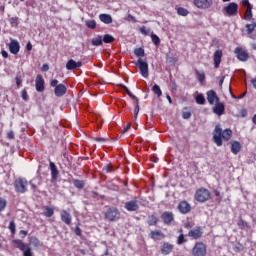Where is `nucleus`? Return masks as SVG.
<instances>
[{
	"label": "nucleus",
	"instance_id": "603ef678",
	"mask_svg": "<svg viewBox=\"0 0 256 256\" xmlns=\"http://www.w3.org/2000/svg\"><path fill=\"white\" fill-rule=\"evenodd\" d=\"M242 5L244 7L249 8V7H253V5H251V3L249 2V0H242Z\"/></svg>",
	"mask_w": 256,
	"mask_h": 256
},
{
	"label": "nucleus",
	"instance_id": "49530a36",
	"mask_svg": "<svg viewBox=\"0 0 256 256\" xmlns=\"http://www.w3.org/2000/svg\"><path fill=\"white\" fill-rule=\"evenodd\" d=\"M140 33H142V35H150L151 33V29L145 27V26H142L140 28Z\"/></svg>",
	"mask_w": 256,
	"mask_h": 256
},
{
	"label": "nucleus",
	"instance_id": "a211bd4d",
	"mask_svg": "<svg viewBox=\"0 0 256 256\" xmlns=\"http://www.w3.org/2000/svg\"><path fill=\"white\" fill-rule=\"evenodd\" d=\"M67 93V87L65 84H58L54 89V95L56 97H63Z\"/></svg>",
	"mask_w": 256,
	"mask_h": 256
},
{
	"label": "nucleus",
	"instance_id": "5fc2aeb1",
	"mask_svg": "<svg viewBox=\"0 0 256 256\" xmlns=\"http://www.w3.org/2000/svg\"><path fill=\"white\" fill-rule=\"evenodd\" d=\"M22 99L24 101H27V99H29V95H27V90L22 91Z\"/></svg>",
	"mask_w": 256,
	"mask_h": 256
},
{
	"label": "nucleus",
	"instance_id": "6e6552de",
	"mask_svg": "<svg viewBox=\"0 0 256 256\" xmlns=\"http://www.w3.org/2000/svg\"><path fill=\"white\" fill-rule=\"evenodd\" d=\"M137 65L140 69V73H141L142 77L147 79V77H149V64H147V62L145 60L139 58L137 61Z\"/></svg>",
	"mask_w": 256,
	"mask_h": 256
},
{
	"label": "nucleus",
	"instance_id": "58836bf2",
	"mask_svg": "<svg viewBox=\"0 0 256 256\" xmlns=\"http://www.w3.org/2000/svg\"><path fill=\"white\" fill-rule=\"evenodd\" d=\"M196 77H197V80H198L200 83H203V81H205V72H203V71H197V72H196Z\"/></svg>",
	"mask_w": 256,
	"mask_h": 256
},
{
	"label": "nucleus",
	"instance_id": "e2e57ef3",
	"mask_svg": "<svg viewBox=\"0 0 256 256\" xmlns=\"http://www.w3.org/2000/svg\"><path fill=\"white\" fill-rule=\"evenodd\" d=\"M75 234L78 235V236L81 235V228L76 227Z\"/></svg>",
	"mask_w": 256,
	"mask_h": 256
},
{
	"label": "nucleus",
	"instance_id": "1a4fd4ad",
	"mask_svg": "<svg viewBox=\"0 0 256 256\" xmlns=\"http://www.w3.org/2000/svg\"><path fill=\"white\" fill-rule=\"evenodd\" d=\"M234 53L239 61H247V59H249V53H247V51L243 50L241 47H237L234 50Z\"/></svg>",
	"mask_w": 256,
	"mask_h": 256
},
{
	"label": "nucleus",
	"instance_id": "0e129e2a",
	"mask_svg": "<svg viewBox=\"0 0 256 256\" xmlns=\"http://www.w3.org/2000/svg\"><path fill=\"white\" fill-rule=\"evenodd\" d=\"M26 49L28 51H31V49H33V45H31V43H28L27 46H26Z\"/></svg>",
	"mask_w": 256,
	"mask_h": 256
},
{
	"label": "nucleus",
	"instance_id": "f8f14e48",
	"mask_svg": "<svg viewBox=\"0 0 256 256\" xmlns=\"http://www.w3.org/2000/svg\"><path fill=\"white\" fill-rule=\"evenodd\" d=\"M80 67H83V62L81 61L76 62L75 60L70 59L66 63V69L68 71H75V69H79Z\"/></svg>",
	"mask_w": 256,
	"mask_h": 256
},
{
	"label": "nucleus",
	"instance_id": "bf43d9fd",
	"mask_svg": "<svg viewBox=\"0 0 256 256\" xmlns=\"http://www.w3.org/2000/svg\"><path fill=\"white\" fill-rule=\"evenodd\" d=\"M129 129H131V124H128L126 127H124V129L122 130V133H127Z\"/></svg>",
	"mask_w": 256,
	"mask_h": 256
},
{
	"label": "nucleus",
	"instance_id": "5701e85b",
	"mask_svg": "<svg viewBox=\"0 0 256 256\" xmlns=\"http://www.w3.org/2000/svg\"><path fill=\"white\" fill-rule=\"evenodd\" d=\"M172 252H173V245L170 244L169 242H164L161 248L162 255H169Z\"/></svg>",
	"mask_w": 256,
	"mask_h": 256
},
{
	"label": "nucleus",
	"instance_id": "2eb2a0df",
	"mask_svg": "<svg viewBox=\"0 0 256 256\" xmlns=\"http://www.w3.org/2000/svg\"><path fill=\"white\" fill-rule=\"evenodd\" d=\"M207 101L208 103H210V105L219 103V96H217V93L215 91L209 90L207 92Z\"/></svg>",
	"mask_w": 256,
	"mask_h": 256
},
{
	"label": "nucleus",
	"instance_id": "9d476101",
	"mask_svg": "<svg viewBox=\"0 0 256 256\" xmlns=\"http://www.w3.org/2000/svg\"><path fill=\"white\" fill-rule=\"evenodd\" d=\"M194 5L198 9H209L213 5V0H194Z\"/></svg>",
	"mask_w": 256,
	"mask_h": 256
},
{
	"label": "nucleus",
	"instance_id": "cd10ccee",
	"mask_svg": "<svg viewBox=\"0 0 256 256\" xmlns=\"http://www.w3.org/2000/svg\"><path fill=\"white\" fill-rule=\"evenodd\" d=\"M42 215H44V217H51L52 215H55V210L49 206H45L44 207V211L42 212Z\"/></svg>",
	"mask_w": 256,
	"mask_h": 256
},
{
	"label": "nucleus",
	"instance_id": "4c0bfd02",
	"mask_svg": "<svg viewBox=\"0 0 256 256\" xmlns=\"http://www.w3.org/2000/svg\"><path fill=\"white\" fill-rule=\"evenodd\" d=\"M73 183L76 189H83V187H85V181L83 180H74Z\"/></svg>",
	"mask_w": 256,
	"mask_h": 256
},
{
	"label": "nucleus",
	"instance_id": "680f3d73",
	"mask_svg": "<svg viewBox=\"0 0 256 256\" xmlns=\"http://www.w3.org/2000/svg\"><path fill=\"white\" fill-rule=\"evenodd\" d=\"M42 71H49V65L43 64Z\"/></svg>",
	"mask_w": 256,
	"mask_h": 256
},
{
	"label": "nucleus",
	"instance_id": "b1692460",
	"mask_svg": "<svg viewBox=\"0 0 256 256\" xmlns=\"http://www.w3.org/2000/svg\"><path fill=\"white\" fill-rule=\"evenodd\" d=\"M50 171H51L52 181H57V177H59V170L57 169V166L53 162H50Z\"/></svg>",
	"mask_w": 256,
	"mask_h": 256
},
{
	"label": "nucleus",
	"instance_id": "6e6d98bb",
	"mask_svg": "<svg viewBox=\"0 0 256 256\" xmlns=\"http://www.w3.org/2000/svg\"><path fill=\"white\" fill-rule=\"evenodd\" d=\"M50 85H51V87H57L59 85V80H57V79L52 80Z\"/></svg>",
	"mask_w": 256,
	"mask_h": 256
},
{
	"label": "nucleus",
	"instance_id": "09e8293b",
	"mask_svg": "<svg viewBox=\"0 0 256 256\" xmlns=\"http://www.w3.org/2000/svg\"><path fill=\"white\" fill-rule=\"evenodd\" d=\"M183 119H191V112L190 111H183L182 112Z\"/></svg>",
	"mask_w": 256,
	"mask_h": 256
},
{
	"label": "nucleus",
	"instance_id": "c9c22d12",
	"mask_svg": "<svg viewBox=\"0 0 256 256\" xmlns=\"http://www.w3.org/2000/svg\"><path fill=\"white\" fill-rule=\"evenodd\" d=\"M122 89L126 91L127 95H129V97H131V99H135V101H137V103H139V99L133 95V93H131V91L129 90V88H127V86L125 85H121Z\"/></svg>",
	"mask_w": 256,
	"mask_h": 256
},
{
	"label": "nucleus",
	"instance_id": "a878e982",
	"mask_svg": "<svg viewBox=\"0 0 256 256\" xmlns=\"http://www.w3.org/2000/svg\"><path fill=\"white\" fill-rule=\"evenodd\" d=\"M99 19L102 23H105V25H111V23H113V17L109 14H100Z\"/></svg>",
	"mask_w": 256,
	"mask_h": 256
},
{
	"label": "nucleus",
	"instance_id": "864d4df0",
	"mask_svg": "<svg viewBox=\"0 0 256 256\" xmlns=\"http://www.w3.org/2000/svg\"><path fill=\"white\" fill-rule=\"evenodd\" d=\"M184 227H185V229H191V227H193V224H191V221L186 220L184 222Z\"/></svg>",
	"mask_w": 256,
	"mask_h": 256
},
{
	"label": "nucleus",
	"instance_id": "4be33fe9",
	"mask_svg": "<svg viewBox=\"0 0 256 256\" xmlns=\"http://www.w3.org/2000/svg\"><path fill=\"white\" fill-rule=\"evenodd\" d=\"M150 238L154 241H161V239H165V234L159 230H154L150 232Z\"/></svg>",
	"mask_w": 256,
	"mask_h": 256
},
{
	"label": "nucleus",
	"instance_id": "20e7f679",
	"mask_svg": "<svg viewBox=\"0 0 256 256\" xmlns=\"http://www.w3.org/2000/svg\"><path fill=\"white\" fill-rule=\"evenodd\" d=\"M29 182L25 178H17L14 182V189L16 193H27Z\"/></svg>",
	"mask_w": 256,
	"mask_h": 256
},
{
	"label": "nucleus",
	"instance_id": "e433bc0d",
	"mask_svg": "<svg viewBox=\"0 0 256 256\" xmlns=\"http://www.w3.org/2000/svg\"><path fill=\"white\" fill-rule=\"evenodd\" d=\"M151 39H152V42L154 43V45H156V47H159V45H161V39L156 34L152 33Z\"/></svg>",
	"mask_w": 256,
	"mask_h": 256
},
{
	"label": "nucleus",
	"instance_id": "7ed1b4c3",
	"mask_svg": "<svg viewBox=\"0 0 256 256\" xmlns=\"http://www.w3.org/2000/svg\"><path fill=\"white\" fill-rule=\"evenodd\" d=\"M222 11L225 17H235V15L239 13V4L231 2L225 6Z\"/></svg>",
	"mask_w": 256,
	"mask_h": 256
},
{
	"label": "nucleus",
	"instance_id": "39448f33",
	"mask_svg": "<svg viewBox=\"0 0 256 256\" xmlns=\"http://www.w3.org/2000/svg\"><path fill=\"white\" fill-rule=\"evenodd\" d=\"M195 199L199 203H205V201H209V199H211V192L205 188H201L196 191Z\"/></svg>",
	"mask_w": 256,
	"mask_h": 256
},
{
	"label": "nucleus",
	"instance_id": "393cba45",
	"mask_svg": "<svg viewBox=\"0 0 256 256\" xmlns=\"http://www.w3.org/2000/svg\"><path fill=\"white\" fill-rule=\"evenodd\" d=\"M223 57V51L221 50H217L214 53V65L217 69V67H219V65H221V58Z\"/></svg>",
	"mask_w": 256,
	"mask_h": 256
},
{
	"label": "nucleus",
	"instance_id": "bb28decb",
	"mask_svg": "<svg viewBox=\"0 0 256 256\" xmlns=\"http://www.w3.org/2000/svg\"><path fill=\"white\" fill-rule=\"evenodd\" d=\"M239 151H241V143L234 141L231 143V152L233 153V155H237V153H239Z\"/></svg>",
	"mask_w": 256,
	"mask_h": 256
},
{
	"label": "nucleus",
	"instance_id": "ddd939ff",
	"mask_svg": "<svg viewBox=\"0 0 256 256\" xmlns=\"http://www.w3.org/2000/svg\"><path fill=\"white\" fill-rule=\"evenodd\" d=\"M35 85L38 93H43L45 91V80L43 79V76L38 75L36 77Z\"/></svg>",
	"mask_w": 256,
	"mask_h": 256
},
{
	"label": "nucleus",
	"instance_id": "c85d7f7f",
	"mask_svg": "<svg viewBox=\"0 0 256 256\" xmlns=\"http://www.w3.org/2000/svg\"><path fill=\"white\" fill-rule=\"evenodd\" d=\"M244 19L246 21H251V19H253V6H249V8H246Z\"/></svg>",
	"mask_w": 256,
	"mask_h": 256
},
{
	"label": "nucleus",
	"instance_id": "3c124183",
	"mask_svg": "<svg viewBox=\"0 0 256 256\" xmlns=\"http://www.w3.org/2000/svg\"><path fill=\"white\" fill-rule=\"evenodd\" d=\"M19 18L18 17H12L10 18L11 25H18Z\"/></svg>",
	"mask_w": 256,
	"mask_h": 256
},
{
	"label": "nucleus",
	"instance_id": "052dcab7",
	"mask_svg": "<svg viewBox=\"0 0 256 256\" xmlns=\"http://www.w3.org/2000/svg\"><path fill=\"white\" fill-rule=\"evenodd\" d=\"M1 53H2V57H4V59H7V57H9V53H7V51L3 50Z\"/></svg>",
	"mask_w": 256,
	"mask_h": 256
},
{
	"label": "nucleus",
	"instance_id": "9b49d317",
	"mask_svg": "<svg viewBox=\"0 0 256 256\" xmlns=\"http://www.w3.org/2000/svg\"><path fill=\"white\" fill-rule=\"evenodd\" d=\"M126 211H138L139 210V201L137 200H130L127 201L124 205Z\"/></svg>",
	"mask_w": 256,
	"mask_h": 256
},
{
	"label": "nucleus",
	"instance_id": "ea45409f",
	"mask_svg": "<svg viewBox=\"0 0 256 256\" xmlns=\"http://www.w3.org/2000/svg\"><path fill=\"white\" fill-rule=\"evenodd\" d=\"M85 24L88 29H95V27H97V22L95 20H87Z\"/></svg>",
	"mask_w": 256,
	"mask_h": 256
},
{
	"label": "nucleus",
	"instance_id": "a18cd8bd",
	"mask_svg": "<svg viewBox=\"0 0 256 256\" xmlns=\"http://www.w3.org/2000/svg\"><path fill=\"white\" fill-rule=\"evenodd\" d=\"M8 229L11 231L12 235H15V231H16L15 221L12 220L10 222Z\"/></svg>",
	"mask_w": 256,
	"mask_h": 256
},
{
	"label": "nucleus",
	"instance_id": "423d86ee",
	"mask_svg": "<svg viewBox=\"0 0 256 256\" xmlns=\"http://www.w3.org/2000/svg\"><path fill=\"white\" fill-rule=\"evenodd\" d=\"M121 217L119 209L115 207H108L105 211V219L108 221H117Z\"/></svg>",
	"mask_w": 256,
	"mask_h": 256
},
{
	"label": "nucleus",
	"instance_id": "4468645a",
	"mask_svg": "<svg viewBox=\"0 0 256 256\" xmlns=\"http://www.w3.org/2000/svg\"><path fill=\"white\" fill-rule=\"evenodd\" d=\"M213 113H215V115H218V117H221V115L225 113V104L219 101L216 102L213 107Z\"/></svg>",
	"mask_w": 256,
	"mask_h": 256
},
{
	"label": "nucleus",
	"instance_id": "c756f323",
	"mask_svg": "<svg viewBox=\"0 0 256 256\" xmlns=\"http://www.w3.org/2000/svg\"><path fill=\"white\" fill-rule=\"evenodd\" d=\"M92 45L94 47H100V45H103V37L98 35L97 37L93 38Z\"/></svg>",
	"mask_w": 256,
	"mask_h": 256
},
{
	"label": "nucleus",
	"instance_id": "4d7b16f0",
	"mask_svg": "<svg viewBox=\"0 0 256 256\" xmlns=\"http://www.w3.org/2000/svg\"><path fill=\"white\" fill-rule=\"evenodd\" d=\"M127 21H133V23H137V20L131 14H128Z\"/></svg>",
	"mask_w": 256,
	"mask_h": 256
},
{
	"label": "nucleus",
	"instance_id": "aec40b11",
	"mask_svg": "<svg viewBox=\"0 0 256 256\" xmlns=\"http://www.w3.org/2000/svg\"><path fill=\"white\" fill-rule=\"evenodd\" d=\"M188 237H192V239H200V237H203V231H201L200 227L195 228L188 232Z\"/></svg>",
	"mask_w": 256,
	"mask_h": 256
},
{
	"label": "nucleus",
	"instance_id": "37998d69",
	"mask_svg": "<svg viewBox=\"0 0 256 256\" xmlns=\"http://www.w3.org/2000/svg\"><path fill=\"white\" fill-rule=\"evenodd\" d=\"M102 171L104 173H113V165L107 164L103 167Z\"/></svg>",
	"mask_w": 256,
	"mask_h": 256
},
{
	"label": "nucleus",
	"instance_id": "412c9836",
	"mask_svg": "<svg viewBox=\"0 0 256 256\" xmlns=\"http://www.w3.org/2000/svg\"><path fill=\"white\" fill-rule=\"evenodd\" d=\"M19 49V42L17 40H12L9 44L10 53H12L13 55H17V53H19Z\"/></svg>",
	"mask_w": 256,
	"mask_h": 256
},
{
	"label": "nucleus",
	"instance_id": "473e14b6",
	"mask_svg": "<svg viewBox=\"0 0 256 256\" xmlns=\"http://www.w3.org/2000/svg\"><path fill=\"white\" fill-rule=\"evenodd\" d=\"M177 13L178 15H180L181 17H187L189 15V10L185 9L183 7H179L177 8Z\"/></svg>",
	"mask_w": 256,
	"mask_h": 256
},
{
	"label": "nucleus",
	"instance_id": "8fccbe9b",
	"mask_svg": "<svg viewBox=\"0 0 256 256\" xmlns=\"http://www.w3.org/2000/svg\"><path fill=\"white\" fill-rule=\"evenodd\" d=\"M137 115H139V102L136 101V106L134 109V117L137 119Z\"/></svg>",
	"mask_w": 256,
	"mask_h": 256
},
{
	"label": "nucleus",
	"instance_id": "13d9d810",
	"mask_svg": "<svg viewBox=\"0 0 256 256\" xmlns=\"http://www.w3.org/2000/svg\"><path fill=\"white\" fill-rule=\"evenodd\" d=\"M95 141H97V143H105L107 140L105 138L97 137L95 138Z\"/></svg>",
	"mask_w": 256,
	"mask_h": 256
},
{
	"label": "nucleus",
	"instance_id": "7c9ffc66",
	"mask_svg": "<svg viewBox=\"0 0 256 256\" xmlns=\"http://www.w3.org/2000/svg\"><path fill=\"white\" fill-rule=\"evenodd\" d=\"M158 222H159V218H157L155 215H151L148 217L147 223L150 227L157 225Z\"/></svg>",
	"mask_w": 256,
	"mask_h": 256
},
{
	"label": "nucleus",
	"instance_id": "79ce46f5",
	"mask_svg": "<svg viewBox=\"0 0 256 256\" xmlns=\"http://www.w3.org/2000/svg\"><path fill=\"white\" fill-rule=\"evenodd\" d=\"M246 29H247V33L248 35H251V33H253L256 29V24H247L246 25Z\"/></svg>",
	"mask_w": 256,
	"mask_h": 256
},
{
	"label": "nucleus",
	"instance_id": "72a5a7b5",
	"mask_svg": "<svg viewBox=\"0 0 256 256\" xmlns=\"http://www.w3.org/2000/svg\"><path fill=\"white\" fill-rule=\"evenodd\" d=\"M183 243H187V239H185V235H183V230L180 229V235L177 238V244L183 245Z\"/></svg>",
	"mask_w": 256,
	"mask_h": 256
},
{
	"label": "nucleus",
	"instance_id": "0eeeda50",
	"mask_svg": "<svg viewBox=\"0 0 256 256\" xmlns=\"http://www.w3.org/2000/svg\"><path fill=\"white\" fill-rule=\"evenodd\" d=\"M193 256L207 255V246L203 242H197L192 249Z\"/></svg>",
	"mask_w": 256,
	"mask_h": 256
},
{
	"label": "nucleus",
	"instance_id": "2f4dec72",
	"mask_svg": "<svg viewBox=\"0 0 256 256\" xmlns=\"http://www.w3.org/2000/svg\"><path fill=\"white\" fill-rule=\"evenodd\" d=\"M113 41H115V37L110 34H106L102 38V43H113Z\"/></svg>",
	"mask_w": 256,
	"mask_h": 256
},
{
	"label": "nucleus",
	"instance_id": "338daca9",
	"mask_svg": "<svg viewBox=\"0 0 256 256\" xmlns=\"http://www.w3.org/2000/svg\"><path fill=\"white\" fill-rule=\"evenodd\" d=\"M16 85H21V78L19 77H16Z\"/></svg>",
	"mask_w": 256,
	"mask_h": 256
},
{
	"label": "nucleus",
	"instance_id": "f704fd0d",
	"mask_svg": "<svg viewBox=\"0 0 256 256\" xmlns=\"http://www.w3.org/2000/svg\"><path fill=\"white\" fill-rule=\"evenodd\" d=\"M152 91L155 95H157V97H161V95H163V92L161 91V87H159V85L155 84L152 87Z\"/></svg>",
	"mask_w": 256,
	"mask_h": 256
},
{
	"label": "nucleus",
	"instance_id": "774afa93",
	"mask_svg": "<svg viewBox=\"0 0 256 256\" xmlns=\"http://www.w3.org/2000/svg\"><path fill=\"white\" fill-rule=\"evenodd\" d=\"M251 83H252L254 89H256V78H255V79H252Z\"/></svg>",
	"mask_w": 256,
	"mask_h": 256
},
{
	"label": "nucleus",
	"instance_id": "f3484780",
	"mask_svg": "<svg viewBox=\"0 0 256 256\" xmlns=\"http://www.w3.org/2000/svg\"><path fill=\"white\" fill-rule=\"evenodd\" d=\"M161 219L165 225H171V223H173L174 220L173 212H163V214L161 215Z\"/></svg>",
	"mask_w": 256,
	"mask_h": 256
},
{
	"label": "nucleus",
	"instance_id": "c03bdc74",
	"mask_svg": "<svg viewBox=\"0 0 256 256\" xmlns=\"http://www.w3.org/2000/svg\"><path fill=\"white\" fill-rule=\"evenodd\" d=\"M6 207H7V200L0 198V213L5 211Z\"/></svg>",
	"mask_w": 256,
	"mask_h": 256
},
{
	"label": "nucleus",
	"instance_id": "f03ea898",
	"mask_svg": "<svg viewBox=\"0 0 256 256\" xmlns=\"http://www.w3.org/2000/svg\"><path fill=\"white\" fill-rule=\"evenodd\" d=\"M12 243L23 252V256H33V251L31 250V246L29 244H26L22 240L15 239L12 241Z\"/></svg>",
	"mask_w": 256,
	"mask_h": 256
},
{
	"label": "nucleus",
	"instance_id": "6ab92c4d",
	"mask_svg": "<svg viewBox=\"0 0 256 256\" xmlns=\"http://www.w3.org/2000/svg\"><path fill=\"white\" fill-rule=\"evenodd\" d=\"M61 221L65 223V225H71V221H73V217L71 214L67 212V210H62L60 213Z\"/></svg>",
	"mask_w": 256,
	"mask_h": 256
},
{
	"label": "nucleus",
	"instance_id": "f257e3e1",
	"mask_svg": "<svg viewBox=\"0 0 256 256\" xmlns=\"http://www.w3.org/2000/svg\"><path fill=\"white\" fill-rule=\"evenodd\" d=\"M231 135H233L231 129H226L223 131V129H221V126L216 125L213 132V141L217 145V147H221V145H223L222 139H224V141H229V139H231Z\"/></svg>",
	"mask_w": 256,
	"mask_h": 256
},
{
	"label": "nucleus",
	"instance_id": "dca6fc26",
	"mask_svg": "<svg viewBox=\"0 0 256 256\" xmlns=\"http://www.w3.org/2000/svg\"><path fill=\"white\" fill-rule=\"evenodd\" d=\"M178 210L182 215H187L191 211V204L188 203L187 201H182L178 205Z\"/></svg>",
	"mask_w": 256,
	"mask_h": 256
},
{
	"label": "nucleus",
	"instance_id": "69168bd1",
	"mask_svg": "<svg viewBox=\"0 0 256 256\" xmlns=\"http://www.w3.org/2000/svg\"><path fill=\"white\" fill-rule=\"evenodd\" d=\"M7 135L8 139H13V137H15V134H13V132L8 133Z\"/></svg>",
	"mask_w": 256,
	"mask_h": 256
},
{
	"label": "nucleus",
	"instance_id": "a19ab883",
	"mask_svg": "<svg viewBox=\"0 0 256 256\" xmlns=\"http://www.w3.org/2000/svg\"><path fill=\"white\" fill-rule=\"evenodd\" d=\"M196 103H198V105H205V96L198 94L196 96Z\"/></svg>",
	"mask_w": 256,
	"mask_h": 256
},
{
	"label": "nucleus",
	"instance_id": "de8ad7c7",
	"mask_svg": "<svg viewBox=\"0 0 256 256\" xmlns=\"http://www.w3.org/2000/svg\"><path fill=\"white\" fill-rule=\"evenodd\" d=\"M134 53L137 57H143L145 55V50L143 48H138Z\"/></svg>",
	"mask_w": 256,
	"mask_h": 256
}]
</instances>
